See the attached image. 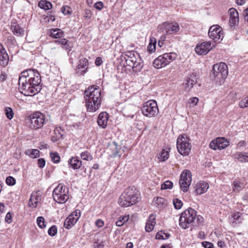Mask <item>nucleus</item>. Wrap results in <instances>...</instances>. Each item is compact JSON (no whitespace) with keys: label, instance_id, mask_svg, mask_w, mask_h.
<instances>
[{"label":"nucleus","instance_id":"f257e3e1","mask_svg":"<svg viewBox=\"0 0 248 248\" xmlns=\"http://www.w3.org/2000/svg\"><path fill=\"white\" fill-rule=\"evenodd\" d=\"M41 76L35 69H29L23 71L18 79L19 90L25 96H33L42 89Z\"/></svg>","mask_w":248,"mask_h":248},{"label":"nucleus","instance_id":"f03ea898","mask_svg":"<svg viewBox=\"0 0 248 248\" xmlns=\"http://www.w3.org/2000/svg\"><path fill=\"white\" fill-rule=\"evenodd\" d=\"M101 90L95 86H91L85 90L84 98L88 111L94 112L100 107Z\"/></svg>","mask_w":248,"mask_h":248},{"label":"nucleus","instance_id":"7ed1b4c3","mask_svg":"<svg viewBox=\"0 0 248 248\" xmlns=\"http://www.w3.org/2000/svg\"><path fill=\"white\" fill-rule=\"evenodd\" d=\"M203 222V218L197 215V211L189 208L183 212L179 218V225L183 229H187L191 225L200 226Z\"/></svg>","mask_w":248,"mask_h":248},{"label":"nucleus","instance_id":"20e7f679","mask_svg":"<svg viewBox=\"0 0 248 248\" xmlns=\"http://www.w3.org/2000/svg\"><path fill=\"white\" fill-rule=\"evenodd\" d=\"M140 193L134 187L125 189L121 194L118 200L119 205L122 207H128L137 203L139 201Z\"/></svg>","mask_w":248,"mask_h":248},{"label":"nucleus","instance_id":"39448f33","mask_svg":"<svg viewBox=\"0 0 248 248\" xmlns=\"http://www.w3.org/2000/svg\"><path fill=\"white\" fill-rule=\"evenodd\" d=\"M189 137L186 134L180 135L176 142L177 149L178 152L182 155H188L191 150Z\"/></svg>","mask_w":248,"mask_h":248},{"label":"nucleus","instance_id":"423d86ee","mask_svg":"<svg viewBox=\"0 0 248 248\" xmlns=\"http://www.w3.org/2000/svg\"><path fill=\"white\" fill-rule=\"evenodd\" d=\"M54 200L59 203H65L69 199V188L66 186L60 184L53 191Z\"/></svg>","mask_w":248,"mask_h":248},{"label":"nucleus","instance_id":"0eeeda50","mask_svg":"<svg viewBox=\"0 0 248 248\" xmlns=\"http://www.w3.org/2000/svg\"><path fill=\"white\" fill-rule=\"evenodd\" d=\"M212 72L215 80H216L217 81V79H219L220 81H223L228 76V66L224 62L216 63L213 65Z\"/></svg>","mask_w":248,"mask_h":248},{"label":"nucleus","instance_id":"6e6552de","mask_svg":"<svg viewBox=\"0 0 248 248\" xmlns=\"http://www.w3.org/2000/svg\"><path fill=\"white\" fill-rule=\"evenodd\" d=\"M176 56V54L173 52L163 54L154 60L153 65L158 69L164 67L175 60Z\"/></svg>","mask_w":248,"mask_h":248},{"label":"nucleus","instance_id":"1a4fd4ad","mask_svg":"<svg viewBox=\"0 0 248 248\" xmlns=\"http://www.w3.org/2000/svg\"><path fill=\"white\" fill-rule=\"evenodd\" d=\"M142 114L147 117H153L157 115L159 109L155 100H151L143 104L141 108Z\"/></svg>","mask_w":248,"mask_h":248},{"label":"nucleus","instance_id":"9d476101","mask_svg":"<svg viewBox=\"0 0 248 248\" xmlns=\"http://www.w3.org/2000/svg\"><path fill=\"white\" fill-rule=\"evenodd\" d=\"M30 118L29 126L31 129L36 130L41 128L45 124V116L40 112H35L31 115Z\"/></svg>","mask_w":248,"mask_h":248},{"label":"nucleus","instance_id":"9b49d317","mask_svg":"<svg viewBox=\"0 0 248 248\" xmlns=\"http://www.w3.org/2000/svg\"><path fill=\"white\" fill-rule=\"evenodd\" d=\"M191 172L187 170H184L180 175L179 179V185L181 189L184 192H186L191 183Z\"/></svg>","mask_w":248,"mask_h":248},{"label":"nucleus","instance_id":"f8f14e48","mask_svg":"<svg viewBox=\"0 0 248 248\" xmlns=\"http://www.w3.org/2000/svg\"><path fill=\"white\" fill-rule=\"evenodd\" d=\"M208 35L215 42H219L223 37V30L219 25H214L209 28Z\"/></svg>","mask_w":248,"mask_h":248},{"label":"nucleus","instance_id":"ddd939ff","mask_svg":"<svg viewBox=\"0 0 248 248\" xmlns=\"http://www.w3.org/2000/svg\"><path fill=\"white\" fill-rule=\"evenodd\" d=\"M229 145V142L223 138H217L211 141L209 147L210 148L216 150L224 149Z\"/></svg>","mask_w":248,"mask_h":248},{"label":"nucleus","instance_id":"4468645a","mask_svg":"<svg viewBox=\"0 0 248 248\" xmlns=\"http://www.w3.org/2000/svg\"><path fill=\"white\" fill-rule=\"evenodd\" d=\"M88 68V60L85 58L80 59L76 69V74L78 76L84 75Z\"/></svg>","mask_w":248,"mask_h":248},{"label":"nucleus","instance_id":"2eb2a0df","mask_svg":"<svg viewBox=\"0 0 248 248\" xmlns=\"http://www.w3.org/2000/svg\"><path fill=\"white\" fill-rule=\"evenodd\" d=\"M211 43L204 42L200 45H198L195 48V52L198 55L207 54L211 49Z\"/></svg>","mask_w":248,"mask_h":248},{"label":"nucleus","instance_id":"dca6fc26","mask_svg":"<svg viewBox=\"0 0 248 248\" xmlns=\"http://www.w3.org/2000/svg\"><path fill=\"white\" fill-rule=\"evenodd\" d=\"M125 56L126 64L130 67L134 65L138 58L139 57L138 53L132 51L128 52Z\"/></svg>","mask_w":248,"mask_h":248},{"label":"nucleus","instance_id":"f3484780","mask_svg":"<svg viewBox=\"0 0 248 248\" xmlns=\"http://www.w3.org/2000/svg\"><path fill=\"white\" fill-rule=\"evenodd\" d=\"M119 149H120V148L119 147L117 143L113 141L109 144L107 150L109 151L108 153L110 157H116L118 156L120 157L121 155L119 154Z\"/></svg>","mask_w":248,"mask_h":248},{"label":"nucleus","instance_id":"a211bd4d","mask_svg":"<svg viewBox=\"0 0 248 248\" xmlns=\"http://www.w3.org/2000/svg\"><path fill=\"white\" fill-rule=\"evenodd\" d=\"M9 61V56L3 45L0 43V65L5 66L8 64Z\"/></svg>","mask_w":248,"mask_h":248},{"label":"nucleus","instance_id":"6ab92c4d","mask_svg":"<svg viewBox=\"0 0 248 248\" xmlns=\"http://www.w3.org/2000/svg\"><path fill=\"white\" fill-rule=\"evenodd\" d=\"M209 188L208 184L204 181H199L195 186V192L197 194L201 195L206 192Z\"/></svg>","mask_w":248,"mask_h":248},{"label":"nucleus","instance_id":"aec40b11","mask_svg":"<svg viewBox=\"0 0 248 248\" xmlns=\"http://www.w3.org/2000/svg\"><path fill=\"white\" fill-rule=\"evenodd\" d=\"M108 119V114L106 112L100 113L97 119L98 125L102 128H105L107 125Z\"/></svg>","mask_w":248,"mask_h":248},{"label":"nucleus","instance_id":"412c9836","mask_svg":"<svg viewBox=\"0 0 248 248\" xmlns=\"http://www.w3.org/2000/svg\"><path fill=\"white\" fill-rule=\"evenodd\" d=\"M41 195L38 192H32L29 202V205L31 207H36L37 203L41 201Z\"/></svg>","mask_w":248,"mask_h":248},{"label":"nucleus","instance_id":"4be33fe9","mask_svg":"<svg viewBox=\"0 0 248 248\" xmlns=\"http://www.w3.org/2000/svg\"><path fill=\"white\" fill-rule=\"evenodd\" d=\"M230 17L229 22L231 26H235L239 22V15L237 11L233 8H230L229 10Z\"/></svg>","mask_w":248,"mask_h":248},{"label":"nucleus","instance_id":"5701e85b","mask_svg":"<svg viewBox=\"0 0 248 248\" xmlns=\"http://www.w3.org/2000/svg\"><path fill=\"white\" fill-rule=\"evenodd\" d=\"M197 78L195 74H192L188 76L186 79L185 80L184 85L186 89H191L194 85L196 84L197 82Z\"/></svg>","mask_w":248,"mask_h":248},{"label":"nucleus","instance_id":"b1692460","mask_svg":"<svg viewBox=\"0 0 248 248\" xmlns=\"http://www.w3.org/2000/svg\"><path fill=\"white\" fill-rule=\"evenodd\" d=\"M166 32L168 34L177 33L180 30V27L178 23H166Z\"/></svg>","mask_w":248,"mask_h":248},{"label":"nucleus","instance_id":"393cba45","mask_svg":"<svg viewBox=\"0 0 248 248\" xmlns=\"http://www.w3.org/2000/svg\"><path fill=\"white\" fill-rule=\"evenodd\" d=\"M78 217H74V213H72L67 218L64 222V227L69 229L71 228L78 221Z\"/></svg>","mask_w":248,"mask_h":248},{"label":"nucleus","instance_id":"a878e982","mask_svg":"<svg viewBox=\"0 0 248 248\" xmlns=\"http://www.w3.org/2000/svg\"><path fill=\"white\" fill-rule=\"evenodd\" d=\"M11 29L13 33L17 36L24 35V30L21 28L17 23L12 22Z\"/></svg>","mask_w":248,"mask_h":248},{"label":"nucleus","instance_id":"bb28decb","mask_svg":"<svg viewBox=\"0 0 248 248\" xmlns=\"http://www.w3.org/2000/svg\"><path fill=\"white\" fill-rule=\"evenodd\" d=\"M68 164L74 169H79L82 166V161L78 157H73L68 160Z\"/></svg>","mask_w":248,"mask_h":248},{"label":"nucleus","instance_id":"cd10ccee","mask_svg":"<svg viewBox=\"0 0 248 248\" xmlns=\"http://www.w3.org/2000/svg\"><path fill=\"white\" fill-rule=\"evenodd\" d=\"M234 158L241 162H248V153H237L233 155Z\"/></svg>","mask_w":248,"mask_h":248},{"label":"nucleus","instance_id":"c85d7f7f","mask_svg":"<svg viewBox=\"0 0 248 248\" xmlns=\"http://www.w3.org/2000/svg\"><path fill=\"white\" fill-rule=\"evenodd\" d=\"M55 42L64 46L63 48L65 50H67L68 51H69L71 50V48L72 47V44L70 42H69L66 39L63 38V39H59V40H56L55 41Z\"/></svg>","mask_w":248,"mask_h":248},{"label":"nucleus","instance_id":"c756f323","mask_svg":"<svg viewBox=\"0 0 248 248\" xmlns=\"http://www.w3.org/2000/svg\"><path fill=\"white\" fill-rule=\"evenodd\" d=\"M49 32V35L54 38H60L64 35L63 31L60 29L50 30Z\"/></svg>","mask_w":248,"mask_h":248},{"label":"nucleus","instance_id":"7c9ffc66","mask_svg":"<svg viewBox=\"0 0 248 248\" xmlns=\"http://www.w3.org/2000/svg\"><path fill=\"white\" fill-rule=\"evenodd\" d=\"M142 67L143 64L142 63V61L139 57L138 58V60L136 61V62H135L134 65L131 67L132 68L133 72L138 73L140 71Z\"/></svg>","mask_w":248,"mask_h":248},{"label":"nucleus","instance_id":"2f4dec72","mask_svg":"<svg viewBox=\"0 0 248 248\" xmlns=\"http://www.w3.org/2000/svg\"><path fill=\"white\" fill-rule=\"evenodd\" d=\"M25 154L32 158L40 156V151L38 149H29L25 151Z\"/></svg>","mask_w":248,"mask_h":248},{"label":"nucleus","instance_id":"473e14b6","mask_svg":"<svg viewBox=\"0 0 248 248\" xmlns=\"http://www.w3.org/2000/svg\"><path fill=\"white\" fill-rule=\"evenodd\" d=\"M38 6L42 9H43L45 10H47L51 9L52 8V4L50 2L47 1L46 0H40L38 3Z\"/></svg>","mask_w":248,"mask_h":248},{"label":"nucleus","instance_id":"72a5a7b5","mask_svg":"<svg viewBox=\"0 0 248 248\" xmlns=\"http://www.w3.org/2000/svg\"><path fill=\"white\" fill-rule=\"evenodd\" d=\"M169 151H166L165 149H163L161 152L159 154L158 159L159 161H164L169 158Z\"/></svg>","mask_w":248,"mask_h":248},{"label":"nucleus","instance_id":"f704fd0d","mask_svg":"<svg viewBox=\"0 0 248 248\" xmlns=\"http://www.w3.org/2000/svg\"><path fill=\"white\" fill-rule=\"evenodd\" d=\"M80 156L83 160L86 161H90L93 159L92 155L88 151L82 152L80 154Z\"/></svg>","mask_w":248,"mask_h":248},{"label":"nucleus","instance_id":"c9c22d12","mask_svg":"<svg viewBox=\"0 0 248 248\" xmlns=\"http://www.w3.org/2000/svg\"><path fill=\"white\" fill-rule=\"evenodd\" d=\"M233 186V190L234 192H239L242 188L241 183L238 180L234 181Z\"/></svg>","mask_w":248,"mask_h":248},{"label":"nucleus","instance_id":"e433bc0d","mask_svg":"<svg viewBox=\"0 0 248 248\" xmlns=\"http://www.w3.org/2000/svg\"><path fill=\"white\" fill-rule=\"evenodd\" d=\"M129 219V216H124V217H119V220H117L116 222V225L117 226L120 227L122 226L124 222H126L128 221Z\"/></svg>","mask_w":248,"mask_h":248},{"label":"nucleus","instance_id":"4c0bfd02","mask_svg":"<svg viewBox=\"0 0 248 248\" xmlns=\"http://www.w3.org/2000/svg\"><path fill=\"white\" fill-rule=\"evenodd\" d=\"M64 134V131L62 130L60 127H57L54 130V134L56 135L57 137H59L61 139L63 138Z\"/></svg>","mask_w":248,"mask_h":248},{"label":"nucleus","instance_id":"58836bf2","mask_svg":"<svg viewBox=\"0 0 248 248\" xmlns=\"http://www.w3.org/2000/svg\"><path fill=\"white\" fill-rule=\"evenodd\" d=\"M50 156L51 157L52 161L54 163H58L60 162V156L57 153H50Z\"/></svg>","mask_w":248,"mask_h":248},{"label":"nucleus","instance_id":"ea45409f","mask_svg":"<svg viewBox=\"0 0 248 248\" xmlns=\"http://www.w3.org/2000/svg\"><path fill=\"white\" fill-rule=\"evenodd\" d=\"M61 11L64 15H71L72 9L67 5H64L61 8Z\"/></svg>","mask_w":248,"mask_h":248},{"label":"nucleus","instance_id":"a19ab883","mask_svg":"<svg viewBox=\"0 0 248 248\" xmlns=\"http://www.w3.org/2000/svg\"><path fill=\"white\" fill-rule=\"evenodd\" d=\"M5 115L7 118L10 120L12 119L14 116V112L12 109L10 107H7L5 108Z\"/></svg>","mask_w":248,"mask_h":248},{"label":"nucleus","instance_id":"79ce46f5","mask_svg":"<svg viewBox=\"0 0 248 248\" xmlns=\"http://www.w3.org/2000/svg\"><path fill=\"white\" fill-rule=\"evenodd\" d=\"M173 186V183L170 181H166L161 185V189H171Z\"/></svg>","mask_w":248,"mask_h":248},{"label":"nucleus","instance_id":"37998d69","mask_svg":"<svg viewBox=\"0 0 248 248\" xmlns=\"http://www.w3.org/2000/svg\"><path fill=\"white\" fill-rule=\"evenodd\" d=\"M174 207L176 209H180L183 206V202L178 199H174L173 200Z\"/></svg>","mask_w":248,"mask_h":248},{"label":"nucleus","instance_id":"c03bdc74","mask_svg":"<svg viewBox=\"0 0 248 248\" xmlns=\"http://www.w3.org/2000/svg\"><path fill=\"white\" fill-rule=\"evenodd\" d=\"M37 223L38 226L41 229H43L46 227V224L45 222V219L42 217H39L37 218Z\"/></svg>","mask_w":248,"mask_h":248},{"label":"nucleus","instance_id":"a18cd8bd","mask_svg":"<svg viewBox=\"0 0 248 248\" xmlns=\"http://www.w3.org/2000/svg\"><path fill=\"white\" fill-rule=\"evenodd\" d=\"M239 106L241 108L248 107V96L243 99L239 102Z\"/></svg>","mask_w":248,"mask_h":248},{"label":"nucleus","instance_id":"49530a36","mask_svg":"<svg viewBox=\"0 0 248 248\" xmlns=\"http://www.w3.org/2000/svg\"><path fill=\"white\" fill-rule=\"evenodd\" d=\"M57 233V228L55 225L51 226L48 230V233L51 236H55Z\"/></svg>","mask_w":248,"mask_h":248},{"label":"nucleus","instance_id":"de8ad7c7","mask_svg":"<svg viewBox=\"0 0 248 248\" xmlns=\"http://www.w3.org/2000/svg\"><path fill=\"white\" fill-rule=\"evenodd\" d=\"M15 39L14 37L12 35L7 36L6 40H5V44L7 45H14L15 43Z\"/></svg>","mask_w":248,"mask_h":248},{"label":"nucleus","instance_id":"09e8293b","mask_svg":"<svg viewBox=\"0 0 248 248\" xmlns=\"http://www.w3.org/2000/svg\"><path fill=\"white\" fill-rule=\"evenodd\" d=\"M155 225V224L152 223V222H149L147 221L146 226H145V230L147 232H151Z\"/></svg>","mask_w":248,"mask_h":248},{"label":"nucleus","instance_id":"8fccbe9b","mask_svg":"<svg viewBox=\"0 0 248 248\" xmlns=\"http://www.w3.org/2000/svg\"><path fill=\"white\" fill-rule=\"evenodd\" d=\"M6 183L9 186H13L16 184V180L12 176H8L6 179Z\"/></svg>","mask_w":248,"mask_h":248},{"label":"nucleus","instance_id":"3c124183","mask_svg":"<svg viewBox=\"0 0 248 248\" xmlns=\"http://www.w3.org/2000/svg\"><path fill=\"white\" fill-rule=\"evenodd\" d=\"M165 201V199L162 198L157 197L155 202L158 206L161 207L164 204Z\"/></svg>","mask_w":248,"mask_h":248},{"label":"nucleus","instance_id":"603ef678","mask_svg":"<svg viewBox=\"0 0 248 248\" xmlns=\"http://www.w3.org/2000/svg\"><path fill=\"white\" fill-rule=\"evenodd\" d=\"M37 164L40 168H43L45 166L46 161L44 158H39L37 160Z\"/></svg>","mask_w":248,"mask_h":248},{"label":"nucleus","instance_id":"864d4df0","mask_svg":"<svg viewBox=\"0 0 248 248\" xmlns=\"http://www.w3.org/2000/svg\"><path fill=\"white\" fill-rule=\"evenodd\" d=\"M202 245L204 248H214V245L212 243L209 242H202Z\"/></svg>","mask_w":248,"mask_h":248},{"label":"nucleus","instance_id":"5fc2aeb1","mask_svg":"<svg viewBox=\"0 0 248 248\" xmlns=\"http://www.w3.org/2000/svg\"><path fill=\"white\" fill-rule=\"evenodd\" d=\"M199 98L196 97H194L190 98L189 99L188 103L189 104H193L194 106H195L199 102Z\"/></svg>","mask_w":248,"mask_h":248},{"label":"nucleus","instance_id":"6e6d98bb","mask_svg":"<svg viewBox=\"0 0 248 248\" xmlns=\"http://www.w3.org/2000/svg\"><path fill=\"white\" fill-rule=\"evenodd\" d=\"M7 78V74L6 73V72L1 71L0 74V82H4L6 80Z\"/></svg>","mask_w":248,"mask_h":248},{"label":"nucleus","instance_id":"4d7b16f0","mask_svg":"<svg viewBox=\"0 0 248 248\" xmlns=\"http://www.w3.org/2000/svg\"><path fill=\"white\" fill-rule=\"evenodd\" d=\"M155 50V43L152 44L150 43L149 46H148V50L150 53L154 52Z\"/></svg>","mask_w":248,"mask_h":248},{"label":"nucleus","instance_id":"13d9d810","mask_svg":"<svg viewBox=\"0 0 248 248\" xmlns=\"http://www.w3.org/2000/svg\"><path fill=\"white\" fill-rule=\"evenodd\" d=\"M124 115L126 118H130L131 119H134L135 120H136L138 117L137 115H136V113H135L134 112L131 114H124Z\"/></svg>","mask_w":248,"mask_h":248},{"label":"nucleus","instance_id":"bf43d9fd","mask_svg":"<svg viewBox=\"0 0 248 248\" xmlns=\"http://www.w3.org/2000/svg\"><path fill=\"white\" fill-rule=\"evenodd\" d=\"M12 215H11V213L10 212H8L6 214L5 218V221L8 223H10L12 221Z\"/></svg>","mask_w":248,"mask_h":248},{"label":"nucleus","instance_id":"052dcab7","mask_svg":"<svg viewBox=\"0 0 248 248\" xmlns=\"http://www.w3.org/2000/svg\"><path fill=\"white\" fill-rule=\"evenodd\" d=\"M148 221L149 222H152V223L155 224V216L154 214L150 215L148 219Z\"/></svg>","mask_w":248,"mask_h":248},{"label":"nucleus","instance_id":"680f3d73","mask_svg":"<svg viewBox=\"0 0 248 248\" xmlns=\"http://www.w3.org/2000/svg\"><path fill=\"white\" fill-rule=\"evenodd\" d=\"M94 7L98 10H101L103 7V4L102 2H97L94 4Z\"/></svg>","mask_w":248,"mask_h":248},{"label":"nucleus","instance_id":"e2e57ef3","mask_svg":"<svg viewBox=\"0 0 248 248\" xmlns=\"http://www.w3.org/2000/svg\"><path fill=\"white\" fill-rule=\"evenodd\" d=\"M104 221L100 219H97L95 222V225L98 227V228H101L104 226Z\"/></svg>","mask_w":248,"mask_h":248},{"label":"nucleus","instance_id":"0e129e2a","mask_svg":"<svg viewBox=\"0 0 248 248\" xmlns=\"http://www.w3.org/2000/svg\"><path fill=\"white\" fill-rule=\"evenodd\" d=\"M91 14L90 10L86 9L85 10V14H84V17L86 19H88V18H90L91 17Z\"/></svg>","mask_w":248,"mask_h":248},{"label":"nucleus","instance_id":"69168bd1","mask_svg":"<svg viewBox=\"0 0 248 248\" xmlns=\"http://www.w3.org/2000/svg\"><path fill=\"white\" fill-rule=\"evenodd\" d=\"M241 215V214L239 212H236L234 213L232 215V217L235 220H238L239 218L240 217Z\"/></svg>","mask_w":248,"mask_h":248},{"label":"nucleus","instance_id":"338daca9","mask_svg":"<svg viewBox=\"0 0 248 248\" xmlns=\"http://www.w3.org/2000/svg\"><path fill=\"white\" fill-rule=\"evenodd\" d=\"M217 244L218 247L220 248H225L226 247L225 242L222 240L218 241Z\"/></svg>","mask_w":248,"mask_h":248},{"label":"nucleus","instance_id":"774afa93","mask_svg":"<svg viewBox=\"0 0 248 248\" xmlns=\"http://www.w3.org/2000/svg\"><path fill=\"white\" fill-rule=\"evenodd\" d=\"M102 60L101 57H97L96 58L95 63L96 65L100 66L102 63Z\"/></svg>","mask_w":248,"mask_h":248}]
</instances>
